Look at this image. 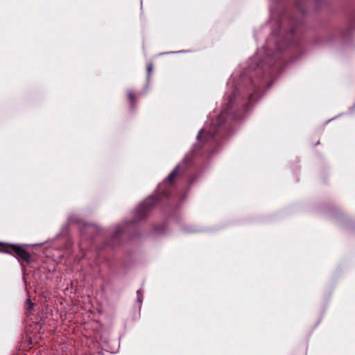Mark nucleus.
<instances>
[{
    "instance_id": "1",
    "label": "nucleus",
    "mask_w": 355,
    "mask_h": 355,
    "mask_svg": "<svg viewBox=\"0 0 355 355\" xmlns=\"http://www.w3.org/2000/svg\"><path fill=\"white\" fill-rule=\"evenodd\" d=\"M270 42H267V47H263L250 60L249 67L252 70L260 69L261 71H267L280 58V45L275 44V50L272 52Z\"/></svg>"
},
{
    "instance_id": "2",
    "label": "nucleus",
    "mask_w": 355,
    "mask_h": 355,
    "mask_svg": "<svg viewBox=\"0 0 355 355\" xmlns=\"http://www.w3.org/2000/svg\"><path fill=\"white\" fill-rule=\"evenodd\" d=\"M12 250L21 259L26 262H29L31 260L30 254L22 247L17 245H10Z\"/></svg>"
},
{
    "instance_id": "3",
    "label": "nucleus",
    "mask_w": 355,
    "mask_h": 355,
    "mask_svg": "<svg viewBox=\"0 0 355 355\" xmlns=\"http://www.w3.org/2000/svg\"><path fill=\"white\" fill-rule=\"evenodd\" d=\"M178 171V166H176L173 171L168 175V177L163 182V184L171 183L173 182L175 177L177 175Z\"/></svg>"
},
{
    "instance_id": "4",
    "label": "nucleus",
    "mask_w": 355,
    "mask_h": 355,
    "mask_svg": "<svg viewBox=\"0 0 355 355\" xmlns=\"http://www.w3.org/2000/svg\"><path fill=\"white\" fill-rule=\"evenodd\" d=\"M123 231V227L120 225H116L114 227V230L112 232V236L114 238L118 237L120 234Z\"/></svg>"
},
{
    "instance_id": "5",
    "label": "nucleus",
    "mask_w": 355,
    "mask_h": 355,
    "mask_svg": "<svg viewBox=\"0 0 355 355\" xmlns=\"http://www.w3.org/2000/svg\"><path fill=\"white\" fill-rule=\"evenodd\" d=\"M154 201H155V198H149V199L146 200L144 202V205H141L139 208H143V207H145L146 205H148V206L153 205Z\"/></svg>"
},
{
    "instance_id": "6",
    "label": "nucleus",
    "mask_w": 355,
    "mask_h": 355,
    "mask_svg": "<svg viewBox=\"0 0 355 355\" xmlns=\"http://www.w3.org/2000/svg\"><path fill=\"white\" fill-rule=\"evenodd\" d=\"M137 301H138V302L141 304L142 299H143V295H142V292H141V291L140 289L137 291Z\"/></svg>"
},
{
    "instance_id": "7",
    "label": "nucleus",
    "mask_w": 355,
    "mask_h": 355,
    "mask_svg": "<svg viewBox=\"0 0 355 355\" xmlns=\"http://www.w3.org/2000/svg\"><path fill=\"white\" fill-rule=\"evenodd\" d=\"M238 94V91L236 89L234 91L232 94H231L229 97V103L230 104L232 103L233 99L235 98V96Z\"/></svg>"
},
{
    "instance_id": "8",
    "label": "nucleus",
    "mask_w": 355,
    "mask_h": 355,
    "mask_svg": "<svg viewBox=\"0 0 355 355\" xmlns=\"http://www.w3.org/2000/svg\"><path fill=\"white\" fill-rule=\"evenodd\" d=\"M128 98L132 104L134 103V94L132 92L128 93Z\"/></svg>"
},
{
    "instance_id": "9",
    "label": "nucleus",
    "mask_w": 355,
    "mask_h": 355,
    "mask_svg": "<svg viewBox=\"0 0 355 355\" xmlns=\"http://www.w3.org/2000/svg\"><path fill=\"white\" fill-rule=\"evenodd\" d=\"M153 70V65L152 64H149L147 67V71H148V76L149 77L150 76V74L151 73Z\"/></svg>"
},
{
    "instance_id": "10",
    "label": "nucleus",
    "mask_w": 355,
    "mask_h": 355,
    "mask_svg": "<svg viewBox=\"0 0 355 355\" xmlns=\"http://www.w3.org/2000/svg\"><path fill=\"white\" fill-rule=\"evenodd\" d=\"M27 303L28 304V309H32L33 307V304L29 300H27Z\"/></svg>"
},
{
    "instance_id": "11",
    "label": "nucleus",
    "mask_w": 355,
    "mask_h": 355,
    "mask_svg": "<svg viewBox=\"0 0 355 355\" xmlns=\"http://www.w3.org/2000/svg\"><path fill=\"white\" fill-rule=\"evenodd\" d=\"M202 132H203V130H202V129H201V130L199 131V132H198V135H197V137H196V139H200V137H201V135H202Z\"/></svg>"
},
{
    "instance_id": "12",
    "label": "nucleus",
    "mask_w": 355,
    "mask_h": 355,
    "mask_svg": "<svg viewBox=\"0 0 355 355\" xmlns=\"http://www.w3.org/2000/svg\"><path fill=\"white\" fill-rule=\"evenodd\" d=\"M220 125L217 126V127L216 128V132H220Z\"/></svg>"
},
{
    "instance_id": "13",
    "label": "nucleus",
    "mask_w": 355,
    "mask_h": 355,
    "mask_svg": "<svg viewBox=\"0 0 355 355\" xmlns=\"http://www.w3.org/2000/svg\"><path fill=\"white\" fill-rule=\"evenodd\" d=\"M161 187H162V185H161V184H159V185L158 186V189H159V190H161Z\"/></svg>"
}]
</instances>
